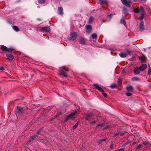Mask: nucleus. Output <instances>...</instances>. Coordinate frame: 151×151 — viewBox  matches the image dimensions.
I'll use <instances>...</instances> for the list:
<instances>
[{"label":"nucleus","mask_w":151,"mask_h":151,"mask_svg":"<svg viewBox=\"0 0 151 151\" xmlns=\"http://www.w3.org/2000/svg\"><path fill=\"white\" fill-rule=\"evenodd\" d=\"M79 123L78 122H77L76 123V124L74 125V126H73V128L74 129H76L78 126V125Z\"/></svg>","instance_id":"nucleus-31"},{"label":"nucleus","mask_w":151,"mask_h":151,"mask_svg":"<svg viewBox=\"0 0 151 151\" xmlns=\"http://www.w3.org/2000/svg\"><path fill=\"white\" fill-rule=\"evenodd\" d=\"M147 65L145 64H143L141 66L139 67V68L141 71H143L147 68Z\"/></svg>","instance_id":"nucleus-12"},{"label":"nucleus","mask_w":151,"mask_h":151,"mask_svg":"<svg viewBox=\"0 0 151 151\" xmlns=\"http://www.w3.org/2000/svg\"><path fill=\"white\" fill-rule=\"evenodd\" d=\"M136 144V142H134L133 143L132 145H135Z\"/></svg>","instance_id":"nucleus-52"},{"label":"nucleus","mask_w":151,"mask_h":151,"mask_svg":"<svg viewBox=\"0 0 151 151\" xmlns=\"http://www.w3.org/2000/svg\"><path fill=\"white\" fill-rule=\"evenodd\" d=\"M0 46L1 47H0L1 49L3 51H8V48L6 46L3 45H0ZM12 49H11L8 50V51H12Z\"/></svg>","instance_id":"nucleus-11"},{"label":"nucleus","mask_w":151,"mask_h":151,"mask_svg":"<svg viewBox=\"0 0 151 151\" xmlns=\"http://www.w3.org/2000/svg\"><path fill=\"white\" fill-rule=\"evenodd\" d=\"M140 10L142 11H143V8L142 6H141L140 7Z\"/></svg>","instance_id":"nucleus-47"},{"label":"nucleus","mask_w":151,"mask_h":151,"mask_svg":"<svg viewBox=\"0 0 151 151\" xmlns=\"http://www.w3.org/2000/svg\"><path fill=\"white\" fill-rule=\"evenodd\" d=\"M135 56H133L132 57V58H131V60H133L135 58Z\"/></svg>","instance_id":"nucleus-46"},{"label":"nucleus","mask_w":151,"mask_h":151,"mask_svg":"<svg viewBox=\"0 0 151 151\" xmlns=\"http://www.w3.org/2000/svg\"><path fill=\"white\" fill-rule=\"evenodd\" d=\"M42 129H40L38 131H37V134H39L40 133V132L42 131Z\"/></svg>","instance_id":"nucleus-43"},{"label":"nucleus","mask_w":151,"mask_h":151,"mask_svg":"<svg viewBox=\"0 0 151 151\" xmlns=\"http://www.w3.org/2000/svg\"><path fill=\"white\" fill-rule=\"evenodd\" d=\"M38 2L40 4H44L45 2V0H39Z\"/></svg>","instance_id":"nucleus-29"},{"label":"nucleus","mask_w":151,"mask_h":151,"mask_svg":"<svg viewBox=\"0 0 151 151\" xmlns=\"http://www.w3.org/2000/svg\"><path fill=\"white\" fill-rule=\"evenodd\" d=\"M142 147L141 145H139L137 147V148L138 149H139L141 147Z\"/></svg>","instance_id":"nucleus-45"},{"label":"nucleus","mask_w":151,"mask_h":151,"mask_svg":"<svg viewBox=\"0 0 151 151\" xmlns=\"http://www.w3.org/2000/svg\"><path fill=\"white\" fill-rule=\"evenodd\" d=\"M86 32L88 34H90L92 31L91 26L90 25H86Z\"/></svg>","instance_id":"nucleus-6"},{"label":"nucleus","mask_w":151,"mask_h":151,"mask_svg":"<svg viewBox=\"0 0 151 151\" xmlns=\"http://www.w3.org/2000/svg\"><path fill=\"white\" fill-rule=\"evenodd\" d=\"M134 2H136L137 1V0H132Z\"/></svg>","instance_id":"nucleus-54"},{"label":"nucleus","mask_w":151,"mask_h":151,"mask_svg":"<svg viewBox=\"0 0 151 151\" xmlns=\"http://www.w3.org/2000/svg\"><path fill=\"white\" fill-rule=\"evenodd\" d=\"M107 127H108V126H107V127H105V128H103V129L104 130V129H106V128H107Z\"/></svg>","instance_id":"nucleus-55"},{"label":"nucleus","mask_w":151,"mask_h":151,"mask_svg":"<svg viewBox=\"0 0 151 151\" xmlns=\"http://www.w3.org/2000/svg\"><path fill=\"white\" fill-rule=\"evenodd\" d=\"M123 12L126 15H127L128 14V11L127 9L125 8H123Z\"/></svg>","instance_id":"nucleus-20"},{"label":"nucleus","mask_w":151,"mask_h":151,"mask_svg":"<svg viewBox=\"0 0 151 151\" xmlns=\"http://www.w3.org/2000/svg\"><path fill=\"white\" fill-rule=\"evenodd\" d=\"M94 115L92 113H90L87 114L86 116V120H89L92 119Z\"/></svg>","instance_id":"nucleus-7"},{"label":"nucleus","mask_w":151,"mask_h":151,"mask_svg":"<svg viewBox=\"0 0 151 151\" xmlns=\"http://www.w3.org/2000/svg\"><path fill=\"white\" fill-rule=\"evenodd\" d=\"M95 123V122L94 121H92V122H91L90 123L91 124H94Z\"/></svg>","instance_id":"nucleus-49"},{"label":"nucleus","mask_w":151,"mask_h":151,"mask_svg":"<svg viewBox=\"0 0 151 151\" xmlns=\"http://www.w3.org/2000/svg\"><path fill=\"white\" fill-rule=\"evenodd\" d=\"M127 53H128V54H129V55L131 53V52L130 51H127Z\"/></svg>","instance_id":"nucleus-48"},{"label":"nucleus","mask_w":151,"mask_h":151,"mask_svg":"<svg viewBox=\"0 0 151 151\" xmlns=\"http://www.w3.org/2000/svg\"><path fill=\"white\" fill-rule=\"evenodd\" d=\"M37 136V135H34L32 137L30 138V140L31 141V140H33V139H34Z\"/></svg>","instance_id":"nucleus-34"},{"label":"nucleus","mask_w":151,"mask_h":151,"mask_svg":"<svg viewBox=\"0 0 151 151\" xmlns=\"http://www.w3.org/2000/svg\"><path fill=\"white\" fill-rule=\"evenodd\" d=\"M142 1H146V0H141Z\"/></svg>","instance_id":"nucleus-56"},{"label":"nucleus","mask_w":151,"mask_h":151,"mask_svg":"<svg viewBox=\"0 0 151 151\" xmlns=\"http://www.w3.org/2000/svg\"><path fill=\"white\" fill-rule=\"evenodd\" d=\"M126 95L128 96H130L132 95V93L129 92L126 93Z\"/></svg>","instance_id":"nucleus-33"},{"label":"nucleus","mask_w":151,"mask_h":151,"mask_svg":"<svg viewBox=\"0 0 151 151\" xmlns=\"http://www.w3.org/2000/svg\"><path fill=\"white\" fill-rule=\"evenodd\" d=\"M120 132H119L116 134H115L114 137H116V136H119V135H120Z\"/></svg>","instance_id":"nucleus-42"},{"label":"nucleus","mask_w":151,"mask_h":151,"mask_svg":"<svg viewBox=\"0 0 151 151\" xmlns=\"http://www.w3.org/2000/svg\"><path fill=\"white\" fill-rule=\"evenodd\" d=\"M124 150L123 148H120L116 150V151H124Z\"/></svg>","instance_id":"nucleus-40"},{"label":"nucleus","mask_w":151,"mask_h":151,"mask_svg":"<svg viewBox=\"0 0 151 151\" xmlns=\"http://www.w3.org/2000/svg\"><path fill=\"white\" fill-rule=\"evenodd\" d=\"M139 59L141 60L142 63L145 62L146 58L145 57H139Z\"/></svg>","instance_id":"nucleus-19"},{"label":"nucleus","mask_w":151,"mask_h":151,"mask_svg":"<svg viewBox=\"0 0 151 151\" xmlns=\"http://www.w3.org/2000/svg\"><path fill=\"white\" fill-rule=\"evenodd\" d=\"M126 89L128 91L132 92L133 90V88L132 86H127Z\"/></svg>","instance_id":"nucleus-18"},{"label":"nucleus","mask_w":151,"mask_h":151,"mask_svg":"<svg viewBox=\"0 0 151 151\" xmlns=\"http://www.w3.org/2000/svg\"><path fill=\"white\" fill-rule=\"evenodd\" d=\"M13 28V29L16 32H18L19 31V28L16 26H14Z\"/></svg>","instance_id":"nucleus-24"},{"label":"nucleus","mask_w":151,"mask_h":151,"mask_svg":"<svg viewBox=\"0 0 151 151\" xmlns=\"http://www.w3.org/2000/svg\"><path fill=\"white\" fill-rule=\"evenodd\" d=\"M140 70L139 68H135L134 70V74L135 75H137L139 74L140 73Z\"/></svg>","instance_id":"nucleus-14"},{"label":"nucleus","mask_w":151,"mask_h":151,"mask_svg":"<svg viewBox=\"0 0 151 151\" xmlns=\"http://www.w3.org/2000/svg\"><path fill=\"white\" fill-rule=\"evenodd\" d=\"M7 58L9 60H13L14 58L13 56L10 54H8L6 55Z\"/></svg>","instance_id":"nucleus-15"},{"label":"nucleus","mask_w":151,"mask_h":151,"mask_svg":"<svg viewBox=\"0 0 151 151\" xmlns=\"http://www.w3.org/2000/svg\"><path fill=\"white\" fill-rule=\"evenodd\" d=\"M60 151H62V150H60Z\"/></svg>","instance_id":"nucleus-57"},{"label":"nucleus","mask_w":151,"mask_h":151,"mask_svg":"<svg viewBox=\"0 0 151 151\" xmlns=\"http://www.w3.org/2000/svg\"><path fill=\"white\" fill-rule=\"evenodd\" d=\"M68 70L65 68L64 67H62L60 68L59 71V74L65 77H67V74L66 72H67Z\"/></svg>","instance_id":"nucleus-1"},{"label":"nucleus","mask_w":151,"mask_h":151,"mask_svg":"<svg viewBox=\"0 0 151 151\" xmlns=\"http://www.w3.org/2000/svg\"><path fill=\"white\" fill-rule=\"evenodd\" d=\"M148 74L149 75H151V69H150V68L148 71Z\"/></svg>","instance_id":"nucleus-38"},{"label":"nucleus","mask_w":151,"mask_h":151,"mask_svg":"<svg viewBox=\"0 0 151 151\" xmlns=\"http://www.w3.org/2000/svg\"><path fill=\"white\" fill-rule=\"evenodd\" d=\"M77 111H74L71 113L69 115L67 116L64 122H66L69 119H70L72 120L74 119L75 118L74 116L75 114H77Z\"/></svg>","instance_id":"nucleus-2"},{"label":"nucleus","mask_w":151,"mask_h":151,"mask_svg":"<svg viewBox=\"0 0 151 151\" xmlns=\"http://www.w3.org/2000/svg\"><path fill=\"white\" fill-rule=\"evenodd\" d=\"M113 145H111V146H110V148H113Z\"/></svg>","instance_id":"nucleus-51"},{"label":"nucleus","mask_w":151,"mask_h":151,"mask_svg":"<svg viewBox=\"0 0 151 151\" xmlns=\"http://www.w3.org/2000/svg\"><path fill=\"white\" fill-rule=\"evenodd\" d=\"M119 56L122 58H124L126 57L127 54L126 52H121L119 54Z\"/></svg>","instance_id":"nucleus-17"},{"label":"nucleus","mask_w":151,"mask_h":151,"mask_svg":"<svg viewBox=\"0 0 151 151\" xmlns=\"http://www.w3.org/2000/svg\"><path fill=\"white\" fill-rule=\"evenodd\" d=\"M77 33L75 32L71 33L70 34V39L72 40H75L77 38Z\"/></svg>","instance_id":"nucleus-8"},{"label":"nucleus","mask_w":151,"mask_h":151,"mask_svg":"<svg viewBox=\"0 0 151 151\" xmlns=\"http://www.w3.org/2000/svg\"><path fill=\"white\" fill-rule=\"evenodd\" d=\"M143 144H144V145L145 146H147L148 145H150V144L149 142H144Z\"/></svg>","instance_id":"nucleus-30"},{"label":"nucleus","mask_w":151,"mask_h":151,"mask_svg":"<svg viewBox=\"0 0 151 151\" xmlns=\"http://www.w3.org/2000/svg\"><path fill=\"white\" fill-rule=\"evenodd\" d=\"M85 40L84 39L82 38L80 39L79 42L81 44H84L85 43Z\"/></svg>","instance_id":"nucleus-25"},{"label":"nucleus","mask_w":151,"mask_h":151,"mask_svg":"<svg viewBox=\"0 0 151 151\" xmlns=\"http://www.w3.org/2000/svg\"><path fill=\"white\" fill-rule=\"evenodd\" d=\"M112 14L109 15L107 16V17L109 19V20L111 19L112 17Z\"/></svg>","instance_id":"nucleus-39"},{"label":"nucleus","mask_w":151,"mask_h":151,"mask_svg":"<svg viewBox=\"0 0 151 151\" xmlns=\"http://www.w3.org/2000/svg\"><path fill=\"white\" fill-rule=\"evenodd\" d=\"M121 1L123 4L128 7H130L131 5L132 4L131 0H121Z\"/></svg>","instance_id":"nucleus-5"},{"label":"nucleus","mask_w":151,"mask_h":151,"mask_svg":"<svg viewBox=\"0 0 151 151\" xmlns=\"http://www.w3.org/2000/svg\"><path fill=\"white\" fill-rule=\"evenodd\" d=\"M94 18L93 17H90L89 20L88 21V23H91L94 20Z\"/></svg>","instance_id":"nucleus-23"},{"label":"nucleus","mask_w":151,"mask_h":151,"mask_svg":"<svg viewBox=\"0 0 151 151\" xmlns=\"http://www.w3.org/2000/svg\"><path fill=\"white\" fill-rule=\"evenodd\" d=\"M58 13L60 15H62L63 14V9L61 7H58Z\"/></svg>","instance_id":"nucleus-13"},{"label":"nucleus","mask_w":151,"mask_h":151,"mask_svg":"<svg viewBox=\"0 0 151 151\" xmlns=\"http://www.w3.org/2000/svg\"><path fill=\"white\" fill-rule=\"evenodd\" d=\"M92 37L94 39H95L97 37V35L96 33H93L91 35Z\"/></svg>","instance_id":"nucleus-26"},{"label":"nucleus","mask_w":151,"mask_h":151,"mask_svg":"<svg viewBox=\"0 0 151 151\" xmlns=\"http://www.w3.org/2000/svg\"><path fill=\"white\" fill-rule=\"evenodd\" d=\"M116 86V85L115 84H112L111 85V87L112 88H114Z\"/></svg>","instance_id":"nucleus-44"},{"label":"nucleus","mask_w":151,"mask_h":151,"mask_svg":"<svg viewBox=\"0 0 151 151\" xmlns=\"http://www.w3.org/2000/svg\"><path fill=\"white\" fill-rule=\"evenodd\" d=\"M41 30L43 32H49L50 30V29L49 27H42L41 29Z\"/></svg>","instance_id":"nucleus-9"},{"label":"nucleus","mask_w":151,"mask_h":151,"mask_svg":"<svg viewBox=\"0 0 151 151\" xmlns=\"http://www.w3.org/2000/svg\"><path fill=\"white\" fill-rule=\"evenodd\" d=\"M120 22L121 23L123 24L124 25H126V21H125V20H124V17H122L121 20H120Z\"/></svg>","instance_id":"nucleus-21"},{"label":"nucleus","mask_w":151,"mask_h":151,"mask_svg":"<svg viewBox=\"0 0 151 151\" xmlns=\"http://www.w3.org/2000/svg\"><path fill=\"white\" fill-rule=\"evenodd\" d=\"M149 88L151 89V84H150L149 85Z\"/></svg>","instance_id":"nucleus-53"},{"label":"nucleus","mask_w":151,"mask_h":151,"mask_svg":"<svg viewBox=\"0 0 151 151\" xmlns=\"http://www.w3.org/2000/svg\"><path fill=\"white\" fill-rule=\"evenodd\" d=\"M104 125V124H99L97 126V127L98 128L99 127H102Z\"/></svg>","instance_id":"nucleus-36"},{"label":"nucleus","mask_w":151,"mask_h":151,"mask_svg":"<svg viewBox=\"0 0 151 151\" xmlns=\"http://www.w3.org/2000/svg\"><path fill=\"white\" fill-rule=\"evenodd\" d=\"M4 70V68L2 66H0V70Z\"/></svg>","instance_id":"nucleus-41"},{"label":"nucleus","mask_w":151,"mask_h":151,"mask_svg":"<svg viewBox=\"0 0 151 151\" xmlns=\"http://www.w3.org/2000/svg\"><path fill=\"white\" fill-rule=\"evenodd\" d=\"M133 12L135 13H139L140 12L137 9L133 8Z\"/></svg>","instance_id":"nucleus-27"},{"label":"nucleus","mask_w":151,"mask_h":151,"mask_svg":"<svg viewBox=\"0 0 151 151\" xmlns=\"http://www.w3.org/2000/svg\"><path fill=\"white\" fill-rule=\"evenodd\" d=\"M99 2L101 5L103 4H105L107 5L108 3V1L106 0H99Z\"/></svg>","instance_id":"nucleus-16"},{"label":"nucleus","mask_w":151,"mask_h":151,"mask_svg":"<svg viewBox=\"0 0 151 151\" xmlns=\"http://www.w3.org/2000/svg\"><path fill=\"white\" fill-rule=\"evenodd\" d=\"M141 16L139 18L140 19L142 20V19H144V14L142 13H141Z\"/></svg>","instance_id":"nucleus-28"},{"label":"nucleus","mask_w":151,"mask_h":151,"mask_svg":"<svg viewBox=\"0 0 151 151\" xmlns=\"http://www.w3.org/2000/svg\"><path fill=\"white\" fill-rule=\"evenodd\" d=\"M106 140V139H101V140L100 141H99V144H100V143H102L103 142V141H105Z\"/></svg>","instance_id":"nucleus-37"},{"label":"nucleus","mask_w":151,"mask_h":151,"mask_svg":"<svg viewBox=\"0 0 151 151\" xmlns=\"http://www.w3.org/2000/svg\"><path fill=\"white\" fill-rule=\"evenodd\" d=\"M132 80L133 81H139L140 78L137 77H134L132 78Z\"/></svg>","instance_id":"nucleus-22"},{"label":"nucleus","mask_w":151,"mask_h":151,"mask_svg":"<svg viewBox=\"0 0 151 151\" xmlns=\"http://www.w3.org/2000/svg\"><path fill=\"white\" fill-rule=\"evenodd\" d=\"M93 86H94L96 89L99 90V91L102 92V94L105 97H106L107 96V94L104 92V89L101 87H100L99 84H93Z\"/></svg>","instance_id":"nucleus-3"},{"label":"nucleus","mask_w":151,"mask_h":151,"mask_svg":"<svg viewBox=\"0 0 151 151\" xmlns=\"http://www.w3.org/2000/svg\"><path fill=\"white\" fill-rule=\"evenodd\" d=\"M122 80L120 78H119L118 80V83L119 84H120L122 83Z\"/></svg>","instance_id":"nucleus-35"},{"label":"nucleus","mask_w":151,"mask_h":151,"mask_svg":"<svg viewBox=\"0 0 151 151\" xmlns=\"http://www.w3.org/2000/svg\"><path fill=\"white\" fill-rule=\"evenodd\" d=\"M128 144V142H127L126 143H124V146H125L126 145H127Z\"/></svg>","instance_id":"nucleus-50"},{"label":"nucleus","mask_w":151,"mask_h":151,"mask_svg":"<svg viewBox=\"0 0 151 151\" xmlns=\"http://www.w3.org/2000/svg\"><path fill=\"white\" fill-rule=\"evenodd\" d=\"M143 24L144 22L142 21H141L140 23L139 28V30L140 31H143L145 29L144 26Z\"/></svg>","instance_id":"nucleus-10"},{"label":"nucleus","mask_w":151,"mask_h":151,"mask_svg":"<svg viewBox=\"0 0 151 151\" xmlns=\"http://www.w3.org/2000/svg\"><path fill=\"white\" fill-rule=\"evenodd\" d=\"M23 108L21 107H17L15 113L17 116H21L23 112Z\"/></svg>","instance_id":"nucleus-4"},{"label":"nucleus","mask_w":151,"mask_h":151,"mask_svg":"<svg viewBox=\"0 0 151 151\" xmlns=\"http://www.w3.org/2000/svg\"><path fill=\"white\" fill-rule=\"evenodd\" d=\"M120 132V135L121 136H122L123 135H125L126 133V132Z\"/></svg>","instance_id":"nucleus-32"}]
</instances>
